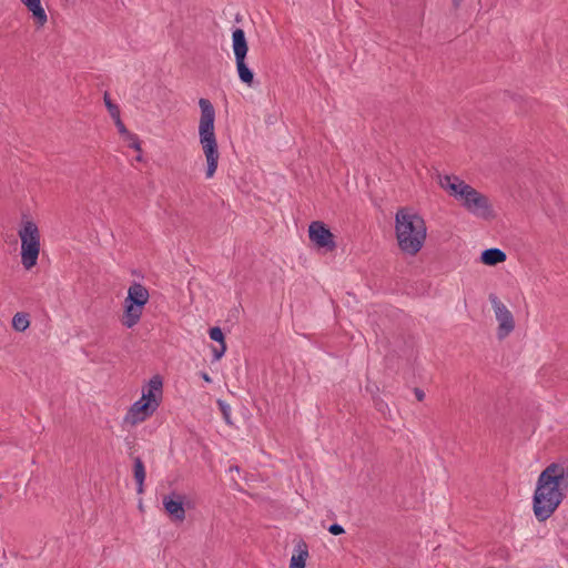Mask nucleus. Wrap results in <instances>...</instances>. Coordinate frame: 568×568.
<instances>
[{
	"mask_svg": "<svg viewBox=\"0 0 568 568\" xmlns=\"http://www.w3.org/2000/svg\"><path fill=\"white\" fill-rule=\"evenodd\" d=\"M395 235L399 250L415 256L423 248L427 236L424 217L412 207H399L395 214Z\"/></svg>",
	"mask_w": 568,
	"mask_h": 568,
	"instance_id": "obj_1",
	"label": "nucleus"
},
{
	"mask_svg": "<svg viewBox=\"0 0 568 568\" xmlns=\"http://www.w3.org/2000/svg\"><path fill=\"white\" fill-rule=\"evenodd\" d=\"M130 457L133 460V477L136 484V493L143 494L144 493V481L146 477L145 466L143 460L140 456H133L132 453H130Z\"/></svg>",
	"mask_w": 568,
	"mask_h": 568,
	"instance_id": "obj_14",
	"label": "nucleus"
},
{
	"mask_svg": "<svg viewBox=\"0 0 568 568\" xmlns=\"http://www.w3.org/2000/svg\"><path fill=\"white\" fill-rule=\"evenodd\" d=\"M465 192L460 201L467 211L484 220L495 217L493 206L485 194L478 192L471 185Z\"/></svg>",
	"mask_w": 568,
	"mask_h": 568,
	"instance_id": "obj_7",
	"label": "nucleus"
},
{
	"mask_svg": "<svg viewBox=\"0 0 568 568\" xmlns=\"http://www.w3.org/2000/svg\"><path fill=\"white\" fill-rule=\"evenodd\" d=\"M128 146L133 149V150H135V151H138V152H140V153L142 152L140 139H133V142H130L128 144Z\"/></svg>",
	"mask_w": 568,
	"mask_h": 568,
	"instance_id": "obj_27",
	"label": "nucleus"
},
{
	"mask_svg": "<svg viewBox=\"0 0 568 568\" xmlns=\"http://www.w3.org/2000/svg\"><path fill=\"white\" fill-rule=\"evenodd\" d=\"M327 530L334 535V536H339V535H343L345 532V529L342 525L339 524H332L331 526H328Z\"/></svg>",
	"mask_w": 568,
	"mask_h": 568,
	"instance_id": "obj_25",
	"label": "nucleus"
},
{
	"mask_svg": "<svg viewBox=\"0 0 568 568\" xmlns=\"http://www.w3.org/2000/svg\"><path fill=\"white\" fill-rule=\"evenodd\" d=\"M103 100H104V104L110 113V116L113 119L118 115H120V108L118 104H115L111 98H110V94L108 92H104V95H103Z\"/></svg>",
	"mask_w": 568,
	"mask_h": 568,
	"instance_id": "obj_20",
	"label": "nucleus"
},
{
	"mask_svg": "<svg viewBox=\"0 0 568 568\" xmlns=\"http://www.w3.org/2000/svg\"><path fill=\"white\" fill-rule=\"evenodd\" d=\"M230 471H240V467L236 465H233L230 467Z\"/></svg>",
	"mask_w": 568,
	"mask_h": 568,
	"instance_id": "obj_34",
	"label": "nucleus"
},
{
	"mask_svg": "<svg viewBox=\"0 0 568 568\" xmlns=\"http://www.w3.org/2000/svg\"><path fill=\"white\" fill-rule=\"evenodd\" d=\"M227 349V346L226 344H219V347H212V351H213V359L214 361H220L223 355L225 354Z\"/></svg>",
	"mask_w": 568,
	"mask_h": 568,
	"instance_id": "obj_23",
	"label": "nucleus"
},
{
	"mask_svg": "<svg viewBox=\"0 0 568 568\" xmlns=\"http://www.w3.org/2000/svg\"><path fill=\"white\" fill-rule=\"evenodd\" d=\"M113 121H114V124H115L119 133H126V126L123 123V121L121 120V115L113 118Z\"/></svg>",
	"mask_w": 568,
	"mask_h": 568,
	"instance_id": "obj_26",
	"label": "nucleus"
},
{
	"mask_svg": "<svg viewBox=\"0 0 568 568\" xmlns=\"http://www.w3.org/2000/svg\"><path fill=\"white\" fill-rule=\"evenodd\" d=\"M297 555H293L290 561V568H305L308 558V547L304 540L296 545Z\"/></svg>",
	"mask_w": 568,
	"mask_h": 568,
	"instance_id": "obj_16",
	"label": "nucleus"
},
{
	"mask_svg": "<svg viewBox=\"0 0 568 568\" xmlns=\"http://www.w3.org/2000/svg\"><path fill=\"white\" fill-rule=\"evenodd\" d=\"M308 237L318 250L332 252L336 248L334 234L329 227L322 221H314L308 227Z\"/></svg>",
	"mask_w": 568,
	"mask_h": 568,
	"instance_id": "obj_8",
	"label": "nucleus"
},
{
	"mask_svg": "<svg viewBox=\"0 0 568 568\" xmlns=\"http://www.w3.org/2000/svg\"><path fill=\"white\" fill-rule=\"evenodd\" d=\"M567 493L548 478V474L540 473L532 496V510L538 521H546L556 511Z\"/></svg>",
	"mask_w": 568,
	"mask_h": 568,
	"instance_id": "obj_3",
	"label": "nucleus"
},
{
	"mask_svg": "<svg viewBox=\"0 0 568 568\" xmlns=\"http://www.w3.org/2000/svg\"><path fill=\"white\" fill-rule=\"evenodd\" d=\"M464 0H452L455 9H458Z\"/></svg>",
	"mask_w": 568,
	"mask_h": 568,
	"instance_id": "obj_31",
	"label": "nucleus"
},
{
	"mask_svg": "<svg viewBox=\"0 0 568 568\" xmlns=\"http://www.w3.org/2000/svg\"><path fill=\"white\" fill-rule=\"evenodd\" d=\"M209 336L212 341L219 343V344H226L225 343V335L221 327L213 326L209 329Z\"/></svg>",
	"mask_w": 568,
	"mask_h": 568,
	"instance_id": "obj_21",
	"label": "nucleus"
},
{
	"mask_svg": "<svg viewBox=\"0 0 568 568\" xmlns=\"http://www.w3.org/2000/svg\"><path fill=\"white\" fill-rule=\"evenodd\" d=\"M201 109V119L199 125L200 143L206 158V179L213 178L219 164V148L214 132L215 110L210 100L201 98L199 100Z\"/></svg>",
	"mask_w": 568,
	"mask_h": 568,
	"instance_id": "obj_2",
	"label": "nucleus"
},
{
	"mask_svg": "<svg viewBox=\"0 0 568 568\" xmlns=\"http://www.w3.org/2000/svg\"><path fill=\"white\" fill-rule=\"evenodd\" d=\"M132 132H130L128 129H126V133H120V135L125 140L128 136H131Z\"/></svg>",
	"mask_w": 568,
	"mask_h": 568,
	"instance_id": "obj_33",
	"label": "nucleus"
},
{
	"mask_svg": "<svg viewBox=\"0 0 568 568\" xmlns=\"http://www.w3.org/2000/svg\"><path fill=\"white\" fill-rule=\"evenodd\" d=\"M216 404L222 413V416L227 425H233L231 420V407L223 399H217Z\"/></svg>",
	"mask_w": 568,
	"mask_h": 568,
	"instance_id": "obj_22",
	"label": "nucleus"
},
{
	"mask_svg": "<svg viewBox=\"0 0 568 568\" xmlns=\"http://www.w3.org/2000/svg\"><path fill=\"white\" fill-rule=\"evenodd\" d=\"M414 394H415L416 399H417L418 402L424 400V398H425V392H424L423 389H420V388H418V387H415V388H414Z\"/></svg>",
	"mask_w": 568,
	"mask_h": 568,
	"instance_id": "obj_29",
	"label": "nucleus"
},
{
	"mask_svg": "<svg viewBox=\"0 0 568 568\" xmlns=\"http://www.w3.org/2000/svg\"><path fill=\"white\" fill-rule=\"evenodd\" d=\"M548 478L559 485L566 493L568 490V467L558 463H551L542 471Z\"/></svg>",
	"mask_w": 568,
	"mask_h": 568,
	"instance_id": "obj_12",
	"label": "nucleus"
},
{
	"mask_svg": "<svg viewBox=\"0 0 568 568\" xmlns=\"http://www.w3.org/2000/svg\"><path fill=\"white\" fill-rule=\"evenodd\" d=\"M235 64L240 80L247 87H254V72L248 68L246 59L235 60Z\"/></svg>",
	"mask_w": 568,
	"mask_h": 568,
	"instance_id": "obj_17",
	"label": "nucleus"
},
{
	"mask_svg": "<svg viewBox=\"0 0 568 568\" xmlns=\"http://www.w3.org/2000/svg\"><path fill=\"white\" fill-rule=\"evenodd\" d=\"M135 161H138V162H141V161H143V158H142V155H141V154L136 155V156H135Z\"/></svg>",
	"mask_w": 568,
	"mask_h": 568,
	"instance_id": "obj_35",
	"label": "nucleus"
},
{
	"mask_svg": "<svg viewBox=\"0 0 568 568\" xmlns=\"http://www.w3.org/2000/svg\"><path fill=\"white\" fill-rule=\"evenodd\" d=\"M232 47L235 60L246 59L248 52V44L243 29L235 28L233 30Z\"/></svg>",
	"mask_w": 568,
	"mask_h": 568,
	"instance_id": "obj_13",
	"label": "nucleus"
},
{
	"mask_svg": "<svg viewBox=\"0 0 568 568\" xmlns=\"http://www.w3.org/2000/svg\"><path fill=\"white\" fill-rule=\"evenodd\" d=\"M29 11L32 14V19H33L37 28L39 29V28L44 27V24L48 21V17H47V13H45L42 4L40 3L39 6L33 7V8L29 9Z\"/></svg>",
	"mask_w": 568,
	"mask_h": 568,
	"instance_id": "obj_19",
	"label": "nucleus"
},
{
	"mask_svg": "<svg viewBox=\"0 0 568 568\" xmlns=\"http://www.w3.org/2000/svg\"><path fill=\"white\" fill-rule=\"evenodd\" d=\"M150 294L145 286L133 282L128 290V295L123 303V316L121 323L126 328L135 326L142 316L143 308L149 302Z\"/></svg>",
	"mask_w": 568,
	"mask_h": 568,
	"instance_id": "obj_5",
	"label": "nucleus"
},
{
	"mask_svg": "<svg viewBox=\"0 0 568 568\" xmlns=\"http://www.w3.org/2000/svg\"><path fill=\"white\" fill-rule=\"evenodd\" d=\"M163 379L160 375H154L148 383L146 392L143 390L142 397L132 404L124 417V422L136 425L144 422L153 415L162 402Z\"/></svg>",
	"mask_w": 568,
	"mask_h": 568,
	"instance_id": "obj_4",
	"label": "nucleus"
},
{
	"mask_svg": "<svg viewBox=\"0 0 568 568\" xmlns=\"http://www.w3.org/2000/svg\"><path fill=\"white\" fill-rule=\"evenodd\" d=\"M374 406L375 408L381 412L383 415L386 414V410L388 409L387 404L378 396L373 397Z\"/></svg>",
	"mask_w": 568,
	"mask_h": 568,
	"instance_id": "obj_24",
	"label": "nucleus"
},
{
	"mask_svg": "<svg viewBox=\"0 0 568 568\" xmlns=\"http://www.w3.org/2000/svg\"><path fill=\"white\" fill-rule=\"evenodd\" d=\"M21 239V263L26 270L37 265L40 253V233L37 224L32 221L23 223L19 231Z\"/></svg>",
	"mask_w": 568,
	"mask_h": 568,
	"instance_id": "obj_6",
	"label": "nucleus"
},
{
	"mask_svg": "<svg viewBox=\"0 0 568 568\" xmlns=\"http://www.w3.org/2000/svg\"><path fill=\"white\" fill-rule=\"evenodd\" d=\"M30 326L29 314L24 312H18L12 318V327L17 332H24Z\"/></svg>",
	"mask_w": 568,
	"mask_h": 568,
	"instance_id": "obj_18",
	"label": "nucleus"
},
{
	"mask_svg": "<svg viewBox=\"0 0 568 568\" xmlns=\"http://www.w3.org/2000/svg\"><path fill=\"white\" fill-rule=\"evenodd\" d=\"M133 139H139V136L135 133H132L131 136H128L125 139V141H128V144H129L130 142H133Z\"/></svg>",
	"mask_w": 568,
	"mask_h": 568,
	"instance_id": "obj_32",
	"label": "nucleus"
},
{
	"mask_svg": "<svg viewBox=\"0 0 568 568\" xmlns=\"http://www.w3.org/2000/svg\"><path fill=\"white\" fill-rule=\"evenodd\" d=\"M439 185L443 187L450 196L460 201L464 196L465 191L470 186L465 183L456 175H440L438 174Z\"/></svg>",
	"mask_w": 568,
	"mask_h": 568,
	"instance_id": "obj_11",
	"label": "nucleus"
},
{
	"mask_svg": "<svg viewBox=\"0 0 568 568\" xmlns=\"http://www.w3.org/2000/svg\"><path fill=\"white\" fill-rule=\"evenodd\" d=\"M201 377L204 382L212 383V378L206 372H201Z\"/></svg>",
	"mask_w": 568,
	"mask_h": 568,
	"instance_id": "obj_30",
	"label": "nucleus"
},
{
	"mask_svg": "<svg viewBox=\"0 0 568 568\" xmlns=\"http://www.w3.org/2000/svg\"><path fill=\"white\" fill-rule=\"evenodd\" d=\"M185 495L171 491L163 497V507L172 521L182 523L185 519Z\"/></svg>",
	"mask_w": 568,
	"mask_h": 568,
	"instance_id": "obj_10",
	"label": "nucleus"
},
{
	"mask_svg": "<svg viewBox=\"0 0 568 568\" xmlns=\"http://www.w3.org/2000/svg\"><path fill=\"white\" fill-rule=\"evenodd\" d=\"M506 258V253L497 247L486 248L480 254V262L488 266H495L503 263Z\"/></svg>",
	"mask_w": 568,
	"mask_h": 568,
	"instance_id": "obj_15",
	"label": "nucleus"
},
{
	"mask_svg": "<svg viewBox=\"0 0 568 568\" xmlns=\"http://www.w3.org/2000/svg\"><path fill=\"white\" fill-rule=\"evenodd\" d=\"M21 2L27 7V9H31L41 3V0H21Z\"/></svg>",
	"mask_w": 568,
	"mask_h": 568,
	"instance_id": "obj_28",
	"label": "nucleus"
},
{
	"mask_svg": "<svg viewBox=\"0 0 568 568\" xmlns=\"http://www.w3.org/2000/svg\"><path fill=\"white\" fill-rule=\"evenodd\" d=\"M489 301L499 322L497 335L499 339L508 336L515 328V321L511 312L499 301L496 294H489Z\"/></svg>",
	"mask_w": 568,
	"mask_h": 568,
	"instance_id": "obj_9",
	"label": "nucleus"
}]
</instances>
